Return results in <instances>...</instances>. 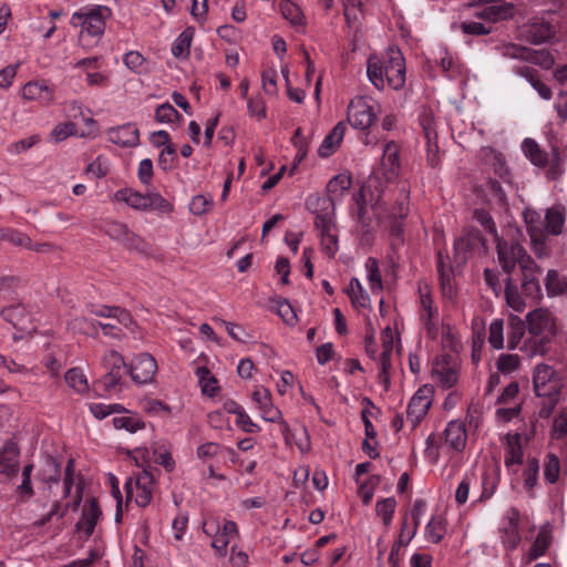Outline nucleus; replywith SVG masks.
<instances>
[{"mask_svg": "<svg viewBox=\"0 0 567 567\" xmlns=\"http://www.w3.org/2000/svg\"><path fill=\"white\" fill-rule=\"evenodd\" d=\"M367 74L371 84L384 89L401 90L405 84V59L399 48L391 47L381 59L372 55L367 62Z\"/></svg>", "mask_w": 567, "mask_h": 567, "instance_id": "1", "label": "nucleus"}, {"mask_svg": "<svg viewBox=\"0 0 567 567\" xmlns=\"http://www.w3.org/2000/svg\"><path fill=\"white\" fill-rule=\"evenodd\" d=\"M533 386L535 394L544 399L539 415L548 417L559 402L563 380L551 365L539 363L534 368Z\"/></svg>", "mask_w": 567, "mask_h": 567, "instance_id": "2", "label": "nucleus"}, {"mask_svg": "<svg viewBox=\"0 0 567 567\" xmlns=\"http://www.w3.org/2000/svg\"><path fill=\"white\" fill-rule=\"evenodd\" d=\"M111 14L112 11L106 6H89L75 11L70 23L75 28H81V37L100 39L105 31L106 20Z\"/></svg>", "mask_w": 567, "mask_h": 567, "instance_id": "3", "label": "nucleus"}, {"mask_svg": "<svg viewBox=\"0 0 567 567\" xmlns=\"http://www.w3.org/2000/svg\"><path fill=\"white\" fill-rule=\"evenodd\" d=\"M114 199L123 202L136 210L173 212V205L158 193L142 194L133 188H122L114 194Z\"/></svg>", "mask_w": 567, "mask_h": 567, "instance_id": "4", "label": "nucleus"}, {"mask_svg": "<svg viewBox=\"0 0 567 567\" xmlns=\"http://www.w3.org/2000/svg\"><path fill=\"white\" fill-rule=\"evenodd\" d=\"M498 51L504 58L526 61L546 70L550 69L555 62L553 55L546 50H532L515 43L503 44Z\"/></svg>", "mask_w": 567, "mask_h": 567, "instance_id": "5", "label": "nucleus"}, {"mask_svg": "<svg viewBox=\"0 0 567 567\" xmlns=\"http://www.w3.org/2000/svg\"><path fill=\"white\" fill-rule=\"evenodd\" d=\"M20 96L27 103L47 107L55 103V85L45 79L30 80L21 86Z\"/></svg>", "mask_w": 567, "mask_h": 567, "instance_id": "6", "label": "nucleus"}, {"mask_svg": "<svg viewBox=\"0 0 567 567\" xmlns=\"http://www.w3.org/2000/svg\"><path fill=\"white\" fill-rule=\"evenodd\" d=\"M126 496L130 501H134L138 506H147L153 497L154 477L146 470L141 471L131 477L126 484Z\"/></svg>", "mask_w": 567, "mask_h": 567, "instance_id": "7", "label": "nucleus"}, {"mask_svg": "<svg viewBox=\"0 0 567 567\" xmlns=\"http://www.w3.org/2000/svg\"><path fill=\"white\" fill-rule=\"evenodd\" d=\"M375 117L373 105L367 97L355 96L350 101L347 121L353 128L365 131L373 124Z\"/></svg>", "mask_w": 567, "mask_h": 567, "instance_id": "8", "label": "nucleus"}, {"mask_svg": "<svg viewBox=\"0 0 567 567\" xmlns=\"http://www.w3.org/2000/svg\"><path fill=\"white\" fill-rule=\"evenodd\" d=\"M127 372L136 384H150L157 372V362L148 352L135 354L127 364Z\"/></svg>", "mask_w": 567, "mask_h": 567, "instance_id": "9", "label": "nucleus"}, {"mask_svg": "<svg viewBox=\"0 0 567 567\" xmlns=\"http://www.w3.org/2000/svg\"><path fill=\"white\" fill-rule=\"evenodd\" d=\"M203 530L207 536L213 537L212 547L216 549L220 556L226 555L230 542L238 537V527L233 520L225 522L221 528L215 520L206 522L203 525Z\"/></svg>", "mask_w": 567, "mask_h": 567, "instance_id": "10", "label": "nucleus"}, {"mask_svg": "<svg viewBox=\"0 0 567 567\" xmlns=\"http://www.w3.org/2000/svg\"><path fill=\"white\" fill-rule=\"evenodd\" d=\"M434 389L430 384H424L411 398L408 409L406 419L413 426H416L427 414L432 404Z\"/></svg>", "mask_w": 567, "mask_h": 567, "instance_id": "11", "label": "nucleus"}, {"mask_svg": "<svg viewBox=\"0 0 567 567\" xmlns=\"http://www.w3.org/2000/svg\"><path fill=\"white\" fill-rule=\"evenodd\" d=\"M527 332L533 336L546 337L549 340L556 334V323L548 309L538 308L526 316Z\"/></svg>", "mask_w": 567, "mask_h": 567, "instance_id": "12", "label": "nucleus"}, {"mask_svg": "<svg viewBox=\"0 0 567 567\" xmlns=\"http://www.w3.org/2000/svg\"><path fill=\"white\" fill-rule=\"evenodd\" d=\"M498 261L503 270L511 275L516 265L522 266L525 258H532L526 254L525 249L517 243H508L496 238Z\"/></svg>", "mask_w": 567, "mask_h": 567, "instance_id": "13", "label": "nucleus"}, {"mask_svg": "<svg viewBox=\"0 0 567 567\" xmlns=\"http://www.w3.org/2000/svg\"><path fill=\"white\" fill-rule=\"evenodd\" d=\"M420 293V320L426 328L427 332L435 334L440 324L439 308L434 305L427 286H419Z\"/></svg>", "mask_w": 567, "mask_h": 567, "instance_id": "14", "label": "nucleus"}, {"mask_svg": "<svg viewBox=\"0 0 567 567\" xmlns=\"http://www.w3.org/2000/svg\"><path fill=\"white\" fill-rule=\"evenodd\" d=\"M100 58L90 56L72 63V69L79 70V76H84L87 85L104 87L109 84V76L100 71Z\"/></svg>", "mask_w": 567, "mask_h": 567, "instance_id": "15", "label": "nucleus"}, {"mask_svg": "<svg viewBox=\"0 0 567 567\" xmlns=\"http://www.w3.org/2000/svg\"><path fill=\"white\" fill-rule=\"evenodd\" d=\"M251 399L262 420L271 423L284 422L282 413L274 404L271 393L268 389L264 386H256L251 394Z\"/></svg>", "mask_w": 567, "mask_h": 567, "instance_id": "16", "label": "nucleus"}, {"mask_svg": "<svg viewBox=\"0 0 567 567\" xmlns=\"http://www.w3.org/2000/svg\"><path fill=\"white\" fill-rule=\"evenodd\" d=\"M136 460L142 458L143 462L162 465L167 472H172L175 467V461L172 457L171 445L165 441L155 442L152 446V457L147 449H136L134 451Z\"/></svg>", "mask_w": 567, "mask_h": 567, "instance_id": "17", "label": "nucleus"}, {"mask_svg": "<svg viewBox=\"0 0 567 567\" xmlns=\"http://www.w3.org/2000/svg\"><path fill=\"white\" fill-rule=\"evenodd\" d=\"M20 470V450L12 441H7L0 449V475L7 480L17 476Z\"/></svg>", "mask_w": 567, "mask_h": 567, "instance_id": "18", "label": "nucleus"}, {"mask_svg": "<svg viewBox=\"0 0 567 567\" xmlns=\"http://www.w3.org/2000/svg\"><path fill=\"white\" fill-rule=\"evenodd\" d=\"M315 226L319 231L322 251L333 258L339 249L336 220L323 216L320 221H315Z\"/></svg>", "mask_w": 567, "mask_h": 567, "instance_id": "19", "label": "nucleus"}, {"mask_svg": "<svg viewBox=\"0 0 567 567\" xmlns=\"http://www.w3.org/2000/svg\"><path fill=\"white\" fill-rule=\"evenodd\" d=\"M518 522L519 512L516 508H511L501 527V539L504 547L508 550L515 549L520 542Z\"/></svg>", "mask_w": 567, "mask_h": 567, "instance_id": "20", "label": "nucleus"}, {"mask_svg": "<svg viewBox=\"0 0 567 567\" xmlns=\"http://www.w3.org/2000/svg\"><path fill=\"white\" fill-rule=\"evenodd\" d=\"M460 370L456 363L445 359L436 360L432 368V378L442 388L450 389L458 381Z\"/></svg>", "mask_w": 567, "mask_h": 567, "instance_id": "21", "label": "nucleus"}, {"mask_svg": "<svg viewBox=\"0 0 567 567\" xmlns=\"http://www.w3.org/2000/svg\"><path fill=\"white\" fill-rule=\"evenodd\" d=\"M2 318L22 332H30L35 329L32 324L31 315L23 305H14L2 309Z\"/></svg>", "mask_w": 567, "mask_h": 567, "instance_id": "22", "label": "nucleus"}, {"mask_svg": "<svg viewBox=\"0 0 567 567\" xmlns=\"http://www.w3.org/2000/svg\"><path fill=\"white\" fill-rule=\"evenodd\" d=\"M443 436L445 446L456 452L463 451L467 441L465 423L461 420L450 421L444 429Z\"/></svg>", "mask_w": 567, "mask_h": 567, "instance_id": "23", "label": "nucleus"}, {"mask_svg": "<svg viewBox=\"0 0 567 567\" xmlns=\"http://www.w3.org/2000/svg\"><path fill=\"white\" fill-rule=\"evenodd\" d=\"M107 140L121 147H134L140 142V133L134 124L127 123L107 131Z\"/></svg>", "mask_w": 567, "mask_h": 567, "instance_id": "24", "label": "nucleus"}, {"mask_svg": "<svg viewBox=\"0 0 567 567\" xmlns=\"http://www.w3.org/2000/svg\"><path fill=\"white\" fill-rule=\"evenodd\" d=\"M501 482V467L497 463L487 464L481 475L482 493L480 501L489 499L496 492Z\"/></svg>", "mask_w": 567, "mask_h": 567, "instance_id": "25", "label": "nucleus"}, {"mask_svg": "<svg viewBox=\"0 0 567 567\" xmlns=\"http://www.w3.org/2000/svg\"><path fill=\"white\" fill-rule=\"evenodd\" d=\"M306 206L316 215V221H320L323 216L334 219V200L332 197L311 194L306 199Z\"/></svg>", "mask_w": 567, "mask_h": 567, "instance_id": "26", "label": "nucleus"}, {"mask_svg": "<svg viewBox=\"0 0 567 567\" xmlns=\"http://www.w3.org/2000/svg\"><path fill=\"white\" fill-rule=\"evenodd\" d=\"M382 175L386 181L398 177L400 171L399 151L394 143H388L383 150L381 159Z\"/></svg>", "mask_w": 567, "mask_h": 567, "instance_id": "27", "label": "nucleus"}, {"mask_svg": "<svg viewBox=\"0 0 567 567\" xmlns=\"http://www.w3.org/2000/svg\"><path fill=\"white\" fill-rule=\"evenodd\" d=\"M102 512L95 499H91L84 505L82 516L76 523V529L83 532L86 537L91 536L94 532L96 523L101 517Z\"/></svg>", "mask_w": 567, "mask_h": 567, "instance_id": "28", "label": "nucleus"}, {"mask_svg": "<svg viewBox=\"0 0 567 567\" xmlns=\"http://www.w3.org/2000/svg\"><path fill=\"white\" fill-rule=\"evenodd\" d=\"M482 156L496 176L505 183H511V173L502 153L487 147L482 150Z\"/></svg>", "mask_w": 567, "mask_h": 567, "instance_id": "29", "label": "nucleus"}, {"mask_svg": "<svg viewBox=\"0 0 567 567\" xmlns=\"http://www.w3.org/2000/svg\"><path fill=\"white\" fill-rule=\"evenodd\" d=\"M515 13V7L513 3L504 2L499 4H492L482 8L475 12V16L480 19L487 20L491 22H498L512 18Z\"/></svg>", "mask_w": 567, "mask_h": 567, "instance_id": "30", "label": "nucleus"}, {"mask_svg": "<svg viewBox=\"0 0 567 567\" xmlns=\"http://www.w3.org/2000/svg\"><path fill=\"white\" fill-rule=\"evenodd\" d=\"M346 130L347 125L344 122L337 123V125L323 138L321 145L318 148V155L324 158L333 154L342 142Z\"/></svg>", "mask_w": 567, "mask_h": 567, "instance_id": "31", "label": "nucleus"}, {"mask_svg": "<svg viewBox=\"0 0 567 567\" xmlns=\"http://www.w3.org/2000/svg\"><path fill=\"white\" fill-rule=\"evenodd\" d=\"M550 342L551 340L547 339L546 337L528 334L524 339L519 351L528 358L545 355L549 350Z\"/></svg>", "mask_w": 567, "mask_h": 567, "instance_id": "32", "label": "nucleus"}, {"mask_svg": "<svg viewBox=\"0 0 567 567\" xmlns=\"http://www.w3.org/2000/svg\"><path fill=\"white\" fill-rule=\"evenodd\" d=\"M526 333L525 322L517 316H513L509 321V331L507 334V348L509 350H520Z\"/></svg>", "mask_w": 567, "mask_h": 567, "instance_id": "33", "label": "nucleus"}, {"mask_svg": "<svg viewBox=\"0 0 567 567\" xmlns=\"http://www.w3.org/2000/svg\"><path fill=\"white\" fill-rule=\"evenodd\" d=\"M523 462L522 437L519 434L507 436L504 464L507 468Z\"/></svg>", "mask_w": 567, "mask_h": 567, "instance_id": "34", "label": "nucleus"}, {"mask_svg": "<svg viewBox=\"0 0 567 567\" xmlns=\"http://www.w3.org/2000/svg\"><path fill=\"white\" fill-rule=\"evenodd\" d=\"M522 150L524 155L535 166L544 167L548 163L547 153L539 147L535 140L525 138L522 143Z\"/></svg>", "mask_w": 567, "mask_h": 567, "instance_id": "35", "label": "nucleus"}, {"mask_svg": "<svg viewBox=\"0 0 567 567\" xmlns=\"http://www.w3.org/2000/svg\"><path fill=\"white\" fill-rule=\"evenodd\" d=\"M282 17L296 28H305L306 19L300 7L291 0H284L280 3Z\"/></svg>", "mask_w": 567, "mask_h": 567, "instance_id": "36", "label": "nucleus"}, {"mask_svg": "<svg viewBox=\"0 0 567 567\" xmlns=\"http://www.w3.org/2000/svg\"><path fill=\"white\" fill-rule=\"evenodd\" d=\"M194 29L186 28L173 42L172 54L177 59H185L189 55L190 45L194 38Z\"/></svg>", "mask_w": 567, "mask_h": 567, "instance_id": "37", "label": "nucleus"}, {"mask_svg": "<svg viewBox=\"0 0 567 567\" xmlns=\"http://www.w3.org/2000/svg\"><path fill=\"white\" fill-rule=\"evenodd\" d=\"M101 364L110 373H122V370L127 371L124 357L115 350L105 351L101 358Z\"/></svg>", "mask_w": 567, "mask_h": 567, "instance_id": "38", "label": "nucleus"}, {"mask_svg": "<svg viewBox=\"0 0 567 567\" xmlns=\"http://www.w3.org/2000/svg\"><path fill=\"white\" fill-rule=\"evenodd\" d=\"M347 293L354 307L367 308L370 305V297L358 278L350 280Z\"/></svg>", "mask_w": 567, "mask_h": 567, "instance_id": "39", "label": "nucleus"}, {"mask_svg": "<svg viewBox=\"0 0 567 567\" xmlns=\"http://www.w3.org/2000/svg\"><path fill=\"white\" fill-rule=\"evenodd\" d=\"M364 268L367 272V280L372 293L381 292L383 286L378 260L373 257H369L365 260Z\"/></svg>", "mask_w": 567, "mask_h": 567, "instance_id": "40", "label": "nucleus"}, {"mask_svg": "<svg viewBox=\"0 0 567 567\" xmlns=\"http://www.w3.org/2000/svg\"><path fill=\"white\" fill-rule=\"evenodd\" d=\"M505 299L507 306L516 312H522L526 308V302L512 278H507L506 280Z\"/></svg>", "mask_w": 567, "mask_h": 567, "instance_id": "41", "label": "nucleus"}, {"mask_svg": "<svg viewBox=\"0 0 567 567\" xmlns=\"http://www.w3.org/2000/svg\"><path fill=\"white\" fill-rule=\"evenodd\" d=\"M66 384L78 393H85L89 390L86 375L80 368H72L64 375Z\"/></svg>", "mask_w": 567, "mask_h": 567, "instance_id": "42", "label": "nucleus"}, {"mask_svg": "<svg viewBox=\"0 0 567 567\" xmlns=\"http://www.w3.org/2000/svg\"><path fill=\"white\" fill-rule=\"evenodd\" d=\"M33 472V464H27L22 468V482L17 487V493L20 502H27L34 495V489L31 482Z\"/></svg>", "mask_w": 567, "mask_h": 567, "instance_id": "43", "label": "nucleus"}, {"mask_svg": "<svg viewBox=\"0 0 567 567\" xmlns=\"http://www.w3.org/2000/svg\"><path fill=\"white\" fill-rule=\"evenodd\" d=\"M351 177L347 174H339L329 181L327 184V193L333 199L341 196L351 187Z\"/></svg>", "mask_w": 567, "mask_h": 567, "instance_id": "44", "label": "nucleus"}, {"mask_svg": "<svg viewBox=\"0 0 567 567\" xmlns=\"http://www.w3.org/2000/svg\"><path fill=\"white\" fill-rule=\"evenodd\" d=\"M395 507L396 501L394 497H386L377 502L375 513L381 517L384 526L389 527L391 525Z\"/></svg>", "mask_w": 567, "mask_h": 567, "instance_id": "45", "label": "nucleus"}, {"mask_svg": "<svg viewBox=\"0 0 567 567\" xmlns=\"http://www.w3.org/2000/svg\"><path fill=\"white\" fill-rule=\"evenodd\" d=\"M477 480L473 471L466 472L455 491V502L457 505H464L468 499L470 489Z\"/></svg>", "mask_w": 567, "mask_h": 567, "instance_id": "46", "label": "nucleus"}, {"mask_svg": "<svg viewBox=\"0 0 567 567\" xmlns=\"http://www.w3.org/2000/svg\"><path fill=\"white\" fill-rule=\"evenodd\" d=\"M545 287L549 296L563 295L567 291V280L559 277L556 270H549L546 276Z\"/></svg>", "mask_w": 567, "mask_h": 567, "instance_id": "47", "label": "nucleus"}, {"mask_svg": "<svg viewBox=\"0 0 567 567\" xmlns=\"http://www.w3.org/2000/svg\"><path fill=\"white\" fill-rule=\"evenodd\" d=\"M550 543V537L547 532L540 530L536 536L532 547L527 553V561L530 563L538 557L543 556Z\"/></svg>", "mask_w": 567, "mask_h": 567, "instance_id": "48", "label": "nucleus"}, {"mask_svg": "<svg viewBox=\"0 0 567 567\" xmlns=\"http://www.w3.org/2000/svg\"><path fill=\"white\" fill-rule=\"evenodd\" d=\"M565 221L564 214L559 208H549L545 215V228L551 235H558L561 233V228Z\"/></svg>", "mask_w": 567, "mask_h": 567, "instance_id": "49", "label": "nucleus"}, {"mask_svg": "<svg viewBox=\"0 0 567 567\" xmlns=\"http://www.w3.org/2000/svg\"><path fill=\"white\" fill-rule=\"evenodd\" d=\"M196 375L203 393L210 396L215 395L218 391L217 380L212 375L210 371L206 367H198L196 369Z\"/></svg>", "mask_w": 567, "mask_h": 567, "instance_id": "50", "label": "nucleus"}, {"mask_svg": "<svg viewBox=\"0 0 567 567\" xmlns=\"http://www.w3.org/2000/svg\"><path fill=\"white\" fill-rule=\"evenodd\" d=\"M488 343L495 350L504 348V321L494 319L488 328Z\"/></svg>", "mask_w": 567, "mask_h": 567, "instance_id": "51", "label": "nucleus"}, {"mask_svg": "<svg viewBox=\"0 0 567 567\" xmlns=\"http://www.w3.org/2000/svg\"><path fill=\"white\" fill-rule=\"evenodd\" d=\"M394 353L382 351L379 359V374L378 379L381 384H383L384 390H389L390 388V371L392 367V359Z\"/></svg>", "mask_w": 567, "mask_h": 567, "instance_id": "52", "label": "nucleus"}, {"mask_svg": "<svg viewBox=\"0 0 567 567\" xmlns=\"http://www.w3.org/2000/svg\"><path fill=\"white\" fill-rule=\"evenodd\" d=\"M214 205V199L210 195H196L189 203V212L196 216L207 214Z\"/></svg>", "mask_w": 567, "mask_h": 567, "instance_id": "53", "label": "nucleus"}, {"mask_svg": "<svg viewBox=\"0 0 567 567\" xmlns=\"http://www.w3.org/2000/svg\"><path fill=\"white\" fill-rule=\"evenodd\" d=\"M445 534V525L442 518L432 517L431 520L425 526V536L426 539L437 544L441 542Z\"/></svg>", "mask_w": 567, "mask_h": 567, "instance_id": "54", "label": "nucleus"}, {"mask_svg": "<svg viewBox=\"0 0 567 567\" xmlns=\"http://www.w3.org/2000/svg\"><path fill=\"white\" fill-rule=\"evenodd\" d=\"M437 271L441 281L442 293L444 297L452 299L455 296V288L449 271H445L442 255L439 254Z\"/></svg>", "mask_w": 567, "mask_h": 567, "instance_id": "55", "label": "nucleus"}, {"mask_svg": "<svg viewBox=\"0 0 567 567\" xmlns=\"http://www.w3.org/2000/svg\"><path fill=\"white\" fill-rule=\"evenodd\" d=\"M519 364L520 358L517 354L502 353L496 361V368L503 374L513 373Z\"/></svg>", "mask_w": 567, "mask_h": 567, "instance_id": "56", "label": "nucleus"}, {"mask_svg": "<svg viewBox=\"0 0 567 567\" xmlns=\"http://www.w3.org/2000/svg\"><path fill=\"white\" fill-rule=\"evenodd\" d=\"M76 132V125L73 122H62L56 124L50 132V140L54 143H60L66 140L69 136L74 135Z\"/></svg>", "mask_w": 567, "mask_h": 567, "instance_id": "57", "label": "nucleus"}, {"mask_svg": "<svg viewBox=\"0 0 567 567\" xmlns=\"http://www.w3.org/2000/svg\"><path fill=\"white\" fill-rule=\"evenodd\" d=\"M69 327L74 331L83 334L94 336L97 332V322L89 320L84 317H76L69 322Z\"/></svg>", "mask_w": 567, "mask_h": 567, "instance_id": "58", "label": "nucleus"}, {"mask_svg": "<svg viewBox=\"0 0 567 567\" xmlns=\"http://www.w3.org/2000/svg\"><path fill=\"white\" fill-rule=\"evenodd\" d=\"M123 373L106 372L99 381V385L105 393H115L122 389Z\"/></svg>", "mask_w": 567, "mask_h": 567, "instance_id": "59", "label": "nucleus"}, {"mask_svg": "<svg viewBox=\"0 0 567 567\" xmlns=\"http://www.w3.org/2000/svg\"><path fill=\"white\" fill-rule=\"evenodd\" d=\"M122 245L128 250L141 255H147L150 252V245L142 237L131 230Z\"/></svg>", "mask_w": 567, "mask_h": 567, "instance_id": "60", "label": "nucleus"}, {"mask_svg": "<svg viewBox=\"0 0 567 567\" xmlns=\"http://www.w3.org/2000/svg\"><path fill=\"white\" fill-rule=\"evenodd\" d=\"M113 425L117 430H126L131 433H135L138 430L144 429L145 424L138 419L131 417V416H115L113 419Z\"/></svg>", "mask_w": 567, "mask_h": 567, "instance_id": "61", "label": "nucleus"}, {"mask_svg": "<svg viewBox=\"0 0 567 567\" xmlns=\"http://www.w3.org/2000/svg\"><path fill=\"white\" fill-rule=\"evenodd\" d=\"M539 472V464L536 458H529L524 470V486L527 489H533L537 483Z\"/></svg>", "mask_w": 567, "mask_h": 567, "instance_id": "62", "label": "nucleus"}, {"mask_svg": "<svg viewBox=\"0 0 567 567\" xmlns=\"http://www.w3.org/2000/svg\"><path fill=\"white\" fill-rule=\"evenodd\" d=\"M179 117V113L169 103L159 105L155 111V118L159 123H173L178 121Z\"/></svg>", "mask_w": 567, "mask_h": 567, "instance_id": "63", "label": "nucleus"}, {"mask_svg": "<svg viewBox=\"0 0 567 567\" xmlns=\"http://www.w3.org/2000/svg\"><path fill=\"white\" fill-rule=\"evenodd\" d=\"M551 433L557 439L567 435V408L561 409L554 419Z\"/></svg>", "mask_w": 567, "mask_h": 567, "instance_id": "64", "label": "nucleus"}]
</instances>
